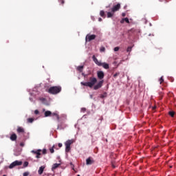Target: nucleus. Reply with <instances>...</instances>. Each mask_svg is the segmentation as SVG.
<instances>
[{
    "label": "nucleus",
    "instance_id": "21",
    "mask_svg": "<svg viewBox=\"0 0 176 176\" xmlns=\"http://www.w3.org/2000/svg\"><path fill=\"white\" fill-rule=\"evenodd\" d=\"M107 96H108V94L104 92L102 94H100V98H106Z\"/></svg>",
    "mask_w": 176,
    "mask_h": 176
},
{
    "label": "nucleus",
    "instance_id": "6",
    "mask_svg": "<svg viewBox=\"0 0 176 176\" xmlns=\"http://www.w3.org/2000/svg\"><path fill=\"white\" fill-rule=\"evenodd\" d=\"M31 152H32V153L36 155V159H41V152H42L41 149H38L36 151L32 150Z\"/></svg>",
    "mask_w": 176,
    "mask_h": 176
},
{
    "label": "nucleus",
    "instance_id": "31",
    "mask_svg": "<svg viewBox=\"0 0 176 176\" xmlns=\"http://www.w3.org/2000/svg\"><path fill=\"white\" fill-rule=\"evenodd\" d=\"M50 152H51V153H54V146H53L52 148H50Z\"/></svg>",
    "mask_w": 176,
    "mask_h": 176
},
{
    "label": "nucleus",
    "instance_id": "24",
    "mask_svg": "<svg viewBox=\"0 0 176 176\" xmlns=\"http://www.w3.org/2000/svg\"><path fill=\"white\" fill-rule=\"evenodd\" d=\"M169 115L170 116H171L172 118H174V115H175V112L174 111H169Z\"/></svg>",
    "mask_w": 176,
    "mask_h": 176
},
{
    "label": "nucleus",
    "instance_id": "20",
    "mask_svg": "<svg viewBox=\"0 0 176 176\" xmlns=\"http://www.w3.org/2000/svg\"><path fill=\"white\" fill-rule=\"evenodd\" d=\"M59 166H60V164H54L52 168V171H54V170H56V168H58Z\"/></svg>",
    "mask_w": 176,
    "mask_h": 176
},
{
    "label": "nucleus",
    "instance_id": "40",
    "mask_svg": "<svg viewBox=\"0 0 176 176\" xmlns=\"http://www.w3.org/2000/svg\"><path fill=\"white\" fill-rule=\"evenodd\" d=\"M81 111H82V112H85L86 111V108H82Z\"/></svg>",
    "mask_w": 176,
    "mask_h": 176
},
{
    "label": "nucleus",
    "instance_id": "13",
    "mask_svg": "<svg viewBox=\"0 0 176 176\" xmlns=\"http://www.w3.org/2000/svg\"><path fill=\"white\" fill-rule=\"evenodd\" d=\"M44 115H45V118H47L49 116H53V113H52V111H46L45 112Z\"/></svg>",
    "mask_w": 176,
    "mask_h": 176
},
{
    "label": "nucleus",
    "instance_id": "44",
    "mask_svg": "<svg viewBox=\"0 0 176 176\" xmlns=\"http://www.w3.org/2000/svg\"><path fill=\"white\" fill-rule=\"evenodd\" d=\"M82 76H85V73H82Z\"/></svg>",
    "mask_w": 176,
    "mask_h": 176
},
{
    "label": "nucleus",
    "instance_id": "19",
    "mask_svg": "<svg viewBox=\"0 0 176 176\" xmlns=\"http://www.w3.org/2000/svg\"><path fill=\"white\" fill-rule=\"evenodd\" d=\"M113 14H115V12H107V18L111 19V17H113Z\"/></svg>",
    "mask_w": 176,
    "mask_h": 176
},
{
    "label": "nucleus",
    "instance_id": "39",
    "mask_svg": "<svg viewBox=\"0 0 176 176\" xmlns=\"http://www.w3.org/2000/svg\"><path fill=\"white\" fill-rule=\"evenodd\" d=\"M58 147H59V148H61V147L63 146V144H61V143H58Z\"/></svg>",
    "mask_w": 176,
    "mask_h": 176
},
{
    "label": "nucleus",
    "instance_id": "37",
    "mask_svg": "<svg viewBox=\"0 0 176 176\" xmlns=\"http://www.w3.org/2000/svg\"><path fill=\"white\" fill-rule=\"evenodd\" d=\"M122 17H126V12H122Z\"/></svg>",
    "mask_w": 176,
    "mask_h": 176
},
{
    "label": "nucleus",
    "instance_id": "12",
    "mask_svg": "<svg viewBox=\"0 0 176 176\" xmlns=\"http://www.w3.org/2000/svg\"><path fill=\"white\" fill-rule=\"evenodd\" d=\"M43 171H45V166H41L38 170V175H42V174H43Z\"/></svg>",
    "mask_w": 176,
    "mask_h": 176
},
{
    "label": "nucleus",
    "instance_id": "4",
    "mask_svg": "<svg viewBox=\"0 0 176 176\" xmlns=\"http://www.w3.org/2000/svg\"><path fill=\"white\" fill-rule=\"evenodd\" d=\"M21 164H23V162L16 160L14 162L11 163L10 165L8 166V168H14L16 166H21Z\"/></svg>",
    "mask_w": 176,
    "mask_h": 176
},
{
    "label": "nucleus",
    "instance_id": "15",
    "mask_svg": "<svg viewBox=\"0 0 176 176\" xmlns=\"http://www.w3.org/2000/svg\"><path fill=\"white\" fill-rule=\"evenodd\" d=\"M52 116H54L57 120V122H60V116L57 113H52Z\"/></svg>",
    "mask_w": 176,
    "mask_h": 176
},
{
    "label": "nucleus",
    "instance_id": "8",
    "mask_svg": "<svg viewBox=\"0 0 176 176\" xmlns=\"http://www.w3.org/2000/svg\"><path fill=\"white\" fill-rule=\"evenodd\" d=\"M93 164H94V160L93 159V157H89L86 160V164H87V166H90V165H91Z\"/></svg>",
    "mask_w": 176,
    "mask_h": 176
},
{
    "label": "nucleus",
    "instance_id": "32",
    "mask_svg": "<svg viewBox=\"0 0 176 176\" xmlns=\"http://www.w3.org/2000/svg\"><path fill=\"white\" fill-rule=\"evenodd\" d=\"M28 164H29L28 162H25L23 163V167H28Z\"/></svg>",
    "mask_w": 176,
    "mask_h": 176
},
{
    "label": "nucleus",
    "instance_id": "2",
    "mask_svg": "<svg viewBox=\"0 0 176 176\" xmlns=\"http://www.w3.org/2000/svg\"><path fill=\"white\" fill-rule=\"evenodd\" d=\"M61 91V86L51 87L48 89L50 94H58Z\"/></svg>",
    "mask_w": 176,
    "mask_h": 176
},
{
    "label": "nucleus",
    "instance_id": "16",
    "mask_svg": "<svg viewBox=\"0 0 176 176\" xmlns=\"http://www.w3.org/2000/svg\"><path fill=\"white\" fill-rule=\"evenodd\" d=\"M101 67H103V68H104V69H109V65L108 63H102Z\"/></svg>",
    "mask_w": 176,
    "mask_h": 176
},
{
    "label": "nucleus",
    "instance_id": "28",
    "mask_svg": "<svg viewBox=\"0 0 176 176\" xmlns=\"http://www.w3.org/2000/svg\"><path fill=\"white\" fill-rule=\"evenodd\" d=\"M120 75V72H117L115 74H113V78H118Z\"/></svg>",
    "mask_w": 176,
    "mask_h": 176
},
{
    "label": "nucleus",
    "instance_id": "45",
    "mask_svg": "<svg viewBox=\"0 0 176 176\" xmlns=\"http://www.w3.org/2000/svg\"><path fill=\"white\" fill-rule=\"evenodd\" d=\"M3 176H6V175H3Z\"/></svg>",
    "mask_w": 176,
    "mask_h": 176
},
{
    "label": "nucleus",
    "instance_id": "1",
    "mask_svg": "<svg viewBox=\"0 0 176 176\" xmlns=\"http://www.w3.org/2000/svg\"><path fill=\"white\" fill-rule=\"evenodd\" d=\"M96 83L97 78L94 76H91L89 77L88 82H81L80 85H82V86H85L86 87H89L90 89L94 87V90H98V89H101L102 87V85H104V80L99 81L97 84Z\"/></svg>",
    "mask_w": 176,
    "mask_h": 176
},
{
    "label": "nucleus",
    "instance_id": "27",
    "mask_svg": "<svg viewBox=\"0 0 176 176\" xmlns=\"http://www.w3.org/2000/svg\"><path fill=\"white\" fill-rule=\"evenodd\" d=\"M41 152L43 155H46V153H47V151L46 150V148H43V151L41 150Z\"/></svg>",
    "mask_w": 176,
    "mask_h": 176
},
{
    "label": "nucleus",
    "instance_id": "10",
    "mask_svg": "<svg viewBox=\"0 0 176 176\" xmlns=\"http://www.w3.org/2000/svg\"><path fill=\"white\" fill-rule=\"evenodd\" d=\"M97 76L98 79H100V80H102V78H104V76H105V74H104V72L98 71L97 72Z\"/></svg>",
    "mask_w": 176,
    "mask_h": 176
},
{
    "label": "nucleus",
    "instance_id": "18",
    "mask_svg": "<svg viewBox=\"0 0 176 176\" xmlns=\"http://www.w3.org/2000/svg\"><path fill=\"white\" fill-rule=\"evenodd\" d=\"M17 133H21L22 134H24L25 131H24V129H23V127L19 126V127H18V129H17Z\"/></svg>",
    "mask_w": 176,
    "mask_h": 176
},
{
    "label": "nucleus",
    "instance_id": "22",
    "mask_svg": "<svg viewBox=\"0 0 176 176\" xmlns=\"http://www.w3.org/2000/svg\"><path fill=\"white\" fill-rule=\"evenodd\" d=\"M100 14L101 17H103V19H105V12H104V10H101L100 12Z\"/></svg>",
    "mask_w": 176,
    "mask_h": 176
},
{
    "label": "nucleus",
    "instance_id": "35",
    "mask_svg": "<svg viewBox=\"0 0 176 176\" xmlns=\"http://www.w3.org/2000/svg\"><path fill=\"white\" fill-rule=\"evenodd\" d=\"M119 47H116L115 48H114V52H119Z\"/></svg>",
    "mask_w": 176,
    "mask_h": 176
},
{
    "label": "nucleus",
    "instance_id": "17",
    "mask_svg": "<svg viewBox=\"0 0 176 176\" xmlns=\"http://www.w3.org/2000/svg\"><path fill=\"white\" fill-rule=\"evenodd\" d=\"M83 68H85V66L81 65V66H78L76 67L77 71H78V72H83Z\"/></svg>",
    "mask_w": 176,
    "mask_h": 176
},
{
    "label": "nucleus",
    "instance_id": "38",
    "mask_svg": "<svg viewBox=\"0 0 176 176\" xmlns=\"http://www.w3.org/2000/svg\"><path fill=\"white\" fill-rule=\"evenodd\" d=\"M121 24H123V23H124V18H123L121 21H120Z\"/></svg>",
    "mask_w": 176,
    "mask_h": 176
},
{
    "label": "nucleus",
    "instance_id": "43",
    "mask_svg": "<svg viewBox=\"0 0 176 176\" xmlns=\"http://www.w3.org/2000/svg\"><path fill=\"white\" fill-rule=\"evenodd\" d=\"M112 167H113V168H115L116 166H115V165L113 164Z\"/></svg>",
    "mask_w": 176,
    "mask_h": 176
},
{
    "label": "nucleus",
    "instance_id": "14",
    "mask_svg": "<svg viewBox=\"0 0 176 176\" xmlns=\"http://www.w3.org/2000/svg\"><path fill=\"white\" fill-rule=\"evenodd\" d=\"M10 138L11 141H16V140H17V135H16V133H13L10 135Z\"/></svg>",
    "mask_w": 176,
    "mask_h": 176
},
{
    "label": "nucleus",
    "instance_id": "42",
    "mask_svg": "<svg viewBox=\"0 0 176 176\" xmlns=\"http://www.w3.org/2000/svg\"><path fill=\"white\" fill-rule=\"evenodd\" d=\"M98 21H102V19L99 18V19H98Z\"/></svg>",
    "mask_w": 176,
    "mask_h": 176
},
{
    "label": "nucleus",
    "instance_id": "11",
    "mask_svg": "<svg viewBox=\"0 0 176 176\" xmlns=\"http://www.w3.org/2000/svg\"><path fill=\"white\" fill-rule=\"evenodd\" d=\"M129 32H131V34H133L134 35H137L138 34H139L140 30L139 29L137 28H131L130 30H129Z\"/></svg>",
    "mask_w": 176,
    "mask_h": 176
},
{
    "label": "nucleus",
    "instance_id": "29",
    "mask_svg": "<svg viewBox=\"0 0 176 176\" xmlns=\"http://www.w3.org/2000/svg\"><path fill=\"white\" fill-rule=\"evenodd\" d=\"M124 21H126L127 24H130V21L129 20V18H124Z\"/></svg>",
    "mask_w": 176,
    "mask_h": 176
},
{
    "label": "nucleus",
    "instance_id": "5",
    "mask_svg": "<svg viewBox=\"0 0 176 176\" xmlns=\"http://www.w3.org/2000/svg\"><path fill=\"white\" fill-rule=\"evenodd\" d=\"M96 36L95 34H87L85 37L86 42H91V41H94L96 39Z\"/></svg>",
    "mask_w": 176,
    "mask_h": 176
},
{
    "label": "nucleus",
    "instance_id": "41",
    "mask_svg": "<svg viewBox=\"0 0 176 176\" xmlns=\"http://www.w3.org/2000/svg\"><path fill=\"white\" fill-rule=\"evenodd\" d=\"M20 146H24V142H21L20 143Z\"/></svg>",
    "mask_w": 176,
    "mask_h": 176
},
{
    "label": "nucleus",
    "instance_id": "25",
    "mask_svg": "<svg viewBox=\"0 0 176 176\" xmlns=\"http://www.w3.org/2000/svg\"><path fill=\"white\" fill-rule=\"evenodd\" d=\"M159 82L160 83V85H162L163 83V82H164V79H163V76H162L160 79H159Z\"/></svg>",
    "mask_w": 176,
    "mask_h": 176
},
{
    "label": "nucleus",
    "instance_id": "23",
    "mask_svg": "<svg viewBox=\"0 0 176 176\" xmlns=\"http://www.w3.org/2000/svg\"><path fill=\"white\" fill-rule=\"evenodd\" d=\"M34 119L31 118H28L27 122L28 123H32L34 122Z\"/></svg>",
    "mask_w": 176,
    "mask_h": 176
},
{
    "label": "nucleus",
    "instance_id": "34",
    "mask_svg": "<svg viewBox=\"0 0 176 176\" xmlns=\"http://www.w3.org/2000/svg\"><path fill=\"white\" fill-rule=\"evenodd\" d=\"M58 2H60V3H61V5H63L65 1L64 0H58Z\"/></svg>",
    "mask_w": 176,
    "mask_h": 176
},
{
    "label": "nucleus",
    "instance_id": "9",
    "mask_svg": "<svg viewBox=\"0 0 176 176\" xmlns=\"http://www.w3.org/2000/svg\"><path fill=\"white\" fill-rule=\"evenodd\" d=\"M92 60L93 61H94L95 64H96V65H98V67H101V65H102V63L98 61V59H97V58H96V55H94L92 56Z\"/></svg>",
    "mask_w": 176,
    "mask_h": 176
},
{
    "label": "nucleus",
    "instance_id": "7",
    "mask_svg": "<svg viewBox=\"0 0 176 176\" xmlns=\"http://www.w3.org/2000/svg\"><path fill=\"white\" fill-rule=\"evenodd\" d=\"M120 9V3H118L116 6H113L111 8L112 13H115V12H118Z\"/></svg>",
    "mask_w": 176,
    "mask_h": 176
},
{
    "label": "nucleus",
    "instance_id": "26",
    "mask_svg": "<svg viewBox=\"0 0 176 176\" xmlns=\"http://www.w3.org/2000/svg\"><path fill=\"white\" fill-rule=\"evenodd\" d=\"M100 52L101 53L105 52V47H101L100 48Z\"/></svg>",
    "mask_w": 176,
    "mask_h": 176
},
{
    "label": "nucleus",
    "instance_id": "36",
    "mask_svg": "<svg viewBox=\"0 0 176 176\" xmlns=\"http://www.w3.org/2000/svg\"><path fill=\"white\" fill-rule=\"evenodd\" d=\"M34 113H35V115H39V111L35 110Z\"/></svg>",
    "mask_w": 176,
    "mask_h": 176
},
{
    "label": "nucleus",
    "instance_id": "30",
    "mask_svg": "<svg viewBox=\"0 0 176 176\" xmlns=\"http://www.w3.org/2000/svg\"><path fill=\"white\" fill-rule=\"evenodd\" d=\"M132 49H133V47H128L126 49V52L130 53V52H131Z\"/></svg>",
    "mask_w": 176,
    "mask_h": 176
},
{
    "label": "nucleus",
    "instance_id": "3",
    "mask_svg": "<svg viewBox=\"0 0 176 176\" xmlns=\"http://www.w3.org/2000/svg\"><path fill=\"white\" fill-rule=\"evenodd\" d=\"M75 142V140L74 139L68 140L65 143V152L68 153L69 151H71V145Z\"/></svg>",
    "mask_w": 176,
    "mask_h": 176
},
{
    "label": "nucleus",
    "instance_id": "33",
    "mask_svg": "<svg viewBox=\"0 0 176 176\" xmlns=\"http://www.w3.org/2000/svg\"><path fill=\"white\" fill-rule=\"evenodd\" d=\"M23 176L30 175V173H29V172H25V173H23Z\"/></svg>",
    "mask_w": 176,
    "mask_h": 176
}]
</instances>
